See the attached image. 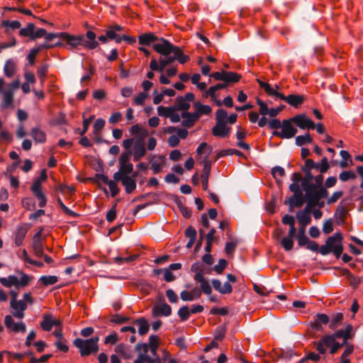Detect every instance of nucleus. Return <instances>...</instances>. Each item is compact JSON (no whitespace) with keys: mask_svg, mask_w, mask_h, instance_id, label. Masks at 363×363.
<instances>
[{"mask_svg":"<svg viewBox=\"0 0 363 363\" xmlns=\"http://www.w3.org/2000/svg\"><path fill=\"white\" fill-rule=\"evenodd\" d=\"M84 35H74L67 33H60V37L63 38L73 49H78L79 46H83L88 50H94L99 46V43L96 40V33L91 30H87Z\"/></svg>","mask_w":363,"mask_h":363,"instance_id":"obj_1","label":"nucleus"},{"mask_svg":"<svg viewBox=\"0 0 363 363\" xmlns=\"http://www.w3.org/2000/svg\"><path fill=\"white\" fill-rule=\"evenodd\" d=\"M342 239L341 233H335L333 235L328 238L325 244L320 247L319 252L322 255H327L333 252L336 258H339L343 251Z\"/></svg>","mask_w":363,"mask_h":363,"instance_id":"obj_2","label":"nucleus"},{"mask_svg":"<svg viewBox=\"0 0 363 363\" xmlns=\"http://www.w3.org/2000/svg\"><path fill=\"white\" fill-rule=\"evenodd\" d=\"M99 337H91L89 339L83 340L82 338H76L73 344L79 350L82 357H86L91 354H95L99 351Z\"/></svg>","mask_w":363,"mask_h":363,"instance_id":"obj_3","label":"nucleus"},{"mask_svg":"<svg viewBox=\"0 0 363 363\" xmlns=\"http://www.w3.org/2000/svg\"><path fill=\"white\" fill-rule=\"evenodd\" d=\"M302 189L305 191L304 199L306 204L308 205L316 203L318 200L325 199L328 196V191L325 187L316 186L315 184H311Z\"/></svg>","mask_w":363,"mask_h":363,"instance_id":"obj_4","label":"nucleus"},{"mask_svg":"<svg viewBox=\"0 0 363 363\" xmlns=\"http://www.w3.org/2000/svg\"><path fill=\"white\" fill-rule=\"evenodd\" d=\"M18 274H21L20 279L15 275H9L7 277L0 278V283L5 287L15 286L16 289L23 288L28 285L30 277L22 271L18 272Z\"/></svg>","mask_w":363,"mask_h":363,"instance_id":"obj_5","label":"nucleus"},{"mask_svg":"<svg viewBox=\"0 0 363 363\" xmlns=\"http://www.w3.org/2000/svg\"><path fill=\"white\" fill-rule=\"evenodd\" d=\"M135 349L138 352V355L133 363H161L160 357H152L147 354V343H138Z\"/></svg>","mask_w":363,"mask_h":363,"instance_id":"obj_6","label":"nucleus"},{"mask_svg":"<svg viewBox=\"0 0 363 363\" xmlns=\"http://www.w3.org/2000/svg\"><path fill=\"white\" fill-rule=\"evenodd\" d=\"M46 179H47V175H46L45 171L43 170L41 172L40 179L35 180L33 182V184L30 188L31 191L35 195V196L38 199V200L39 201L38 206L40 208L45 207L47 204V199H46L45 194L42 191L41 182H40V180L45 181Z\"/></svg>","mask_w":363,"mask_h":363,"instance_id":"obj_7","label":"nucleus"},{"mask_svg":"<svg viewBox=\"0 0 363 363\" xmlns=\"http://www.w3.org/2000/svg\"><path fill=\"white\" fill-rule=\"evenodd\" d=\"M228 281L225 282L222 285L221 281L219 279H213L211 281L213 289L219 292L220 294H230L233 291V287L230 283H236L237 277L233 274H227Z\"/></svg>","mask_w":363,"mask_h":363,"instance_id":"obj_8","label":"nucleus"},{"mask_svg":"<svg viewBox=\"0 0 363 363\" xmlns=\"http://www.w3.org/2000/svg\"><path fill=\"white\" fill-rule=\"evenodd\" d=\"M293 121L289 119H285L282 121L281 131L274 130L273 135L282 139H290L295 136L297 129L292 125Z\"/></svg>","mask_w":363,"mask_h":363,"instance_id":"obj_9","label":"nucleus"},{"mask_svg":"<svg viewBox=\"0 0 363 363\" xmlns=\"http://www.w3.org/2000/svg\"><path fill=\"white\" fill-rule=\"evenodd\" d=\"M175 61V55H162L157 61L155 57L152 58L150 62V68L153 71H158L162 72L167 65H171Z\"/></svg>","mask_w":363,"mask_h":363,"instance_id":"obj_10","label":"nucleus"},{"mask_svg":"<svg viewBox=\"0 0 363 363\" xmlns=\"http://www.w3.org/2000/svg\"><path fill=\"white\" fill-rule=\"evenodd\" d=\"M160 42L153 45L155 52L162 55H168L173 54L177 46L172 44L169 40L162 38Z\"/></svg>","mask_w":363,"mask_h":363,"instance_id":"obj_11","label":"nucleus"},{"mask_svg":"<svg viewBox=\"0 0 363 363\" xmlns=\"http://www.w3.org/2000/svg\"><path fill=\"white\" fill-rule=\"evenodd\" d=\"M194 99V94L191 92H188L184 96L177 97L173 107L177 111H187L191 106L190 103L192 102Z\"/></svg>","mask_w":363,"mask_h":363,"instance_id":"obj_12","label":"nucleus"},{"mask_svg":"<svg viewBox=\"0 0 363 363\" xmlns=\"http://www.w3.org/2000/svg\"><path fill=\"white\" fill-rule=\"evenodd\" d=\"M293 121L301 129L313 130L315 128L314 122L308 118L304 113L298 114L291 118Z\"/></svg>","mask_w":363,"mask_h":363,"instance_id":"obj_13","label":"nucleus"},{"mask_svg":"<svg viewBox=\"0 0 363 363\" xmlns=\"http://www.w3.org/2000/svg\"><path fill=\"white\" fill-rule=\"evenodd\" d=\"M4 325L9 330H11L15 333H24L26 331V324L23 322L15 323L13 317L10 315L5 316Z\"/></svg>","mask_w":363,"mask_h":363,"instance_id":"obj_14","label":"nucleus"},{"mask_svg":"<svg viewBox=\"0 0 363 363\" xmlns=\"http://www.w3.org/2000/svg\"><path fill=\"white\" fill-rule=\"evenodd\" d=\"M10 306L13 310L12 315L18 319H22L24 317V311L27 309V303L25 301L17 300L11 301Z\"/></svg>","mask_w":363,"mask_h":363,"instance_id":"obj_15","label":"nucleus"},{"mask_svg":"<svg viewBox=\"0 0 363 363\" xmlns=\"http://www.w3.org/2000/svg\"><path fill=\"white\" fill-rule=\"evenodd\" d=\"M28 230L29 225L26 223H23L16 227L14 232V243L16 247H19L23 244Z\"/></svg>","mask_w":363,"mask_h":363,"instance_id":"obj_16","label":"nucleus"},{"mask_svg":"<svg viewBox=\"0 0 363 363\" xmlns=\"http://www.w3.org/2000/svg\"><path fill=\"white\" fill-rule=\"evenodd\" d=\"M335 340V339L332 334L325 335L316 342V350L319 354H324L326 352L325 347L330 348Z\"/></svg>","mask_w":363,"mask_h":363,"instance_id":"obj_17","label":"nucleus"},{"mask_svg":"<svg viewBox=\"0 0 363 363\" xmlns=\"http://www.w3.org/2000/svg\"><path fill=\"white\" fill-rule=\"evenodd\" d=\"M146 154V149L143 144V140H135L133 144L132 155L133 161L138 162L142 159Z\"/></svg>","mask_w":363,"mask_h":363,"instance_id":"obj_18","label":"nucleus"},{"mask_svg":"<svg viewBox=\"0 0 363 363\" xmlns=\"http://www.w3.org/2000/svg\"><path fill=\"white\" fill-rule=\"evenodd\" d=\"M149 159L151 164L150 169L153 174H157L160 173L164 164V157L162 155H159L157 157L155 155H150L149 156Z\"/></svg>","mask_w":363,"mask_h":363,"instance_id":"obj_19","label":"nucleus"},{"mask_svg":"<svg viewBox=\"0 0 363 363\" xmlns=\"http://www.w3.org/2000/svg\"><path fill=\"white\" fill-rule=\"evenodd\" d=\"M281 100L284 101L288 104L295 108L299 107L305 101V97L303 95L290 94L285 96L281 95Z\"/></svg>","mask_w":363,"mask_h":363,"instance_id":"obj_20","label":"nucleus"},{"mask_svg":"<svg viewBox=\"0 0 363 363\" xmlns=\"http://www.w3.org/2000/svg\"><path fill=\"white\" fill-rule=\"evenodd\" d=\"M172 313V308L166 303H159L152 308V315L154 317L169 316Z\"/></svg>","mask_w":363,"mask_h":363,"instance_id":"obj_21","label":"nucleus"},{"mask_svg":"<svg viewBox=\"0 0 363 363\" xmlns=\"http://www.w3.org/2000/svg\"><path fill=\"white\" fill-rule=\"evenodd\" d=\"M113 179L115 181H120L121 182L127 194H131L136 188V182L130 175L121 177L120 179Z\"/></svg>","mask_w":363,"mask_h":363,"instance_id":"obj_22","label":"nucleus"},{"mask_svg":"<svg viewBox=\"0 0 363 363\" xmlns=\"http://www.w3.org/2000/svg\"><path fill=\"white\" fill-rule=\"evenodd\" d=\"M122 30V26L116 24L114 26L108 27L106 33L108 39L113 40L116 43H120L122 41V38L121 35L118 33V32H120Z\"/></svg>","mask_w":363,"mask_h":363,"instance_id":"obj_23","label":"nucleus"},{"mask_svg":"<svg viewBox=\"0 0 363 363\" xmlns=\"http://www.w3.org/2000/svg\"><path fill=\"white\" fill-rule=\"evenodd\" d=\"M230 128L226 125V123H218L212 128V133L218 138H225L228 135Z\"/></svg>","mask_w":363,"mask_h":363,"instance_id":"obj_24","label":"nucleus"},{"mask_svg":"<svg viewBox=\"0 0 363 363\" xmlns=\"http://www.w3.org/2000/svg\"><path fill=\"white\" fill-rule=\"evenodd\" d=\"M201 296V291L198 287H195L190 291H182L180 293V298L184 301H192Z\"/></svg>","mask_w":363,"mask_h":363,"instance_id":"obj_25","label":"nucleus"},{"mask_svg":"<svg viewBox=\"0 0 363 363\" xmlns=\"http://www.w3.org/2000/svg\"><path fill=\"white\" fill-rule=\"evenodd\" d=\"M181 116L183 118L182 125L186 128H191L199 120L198 116L194 112L190 113L189 111H183Z\"/></svg>","mask_w":363,"mask_h":363,"instance_id":"obj_26","label":"nucleus"},{"mask_svg":"<svg viewBox=\"0 0 363 363\" xmlns=\"http://www.w3.org/2000/svg\"><path fill=\"white\" fill-rule=\"evenodd\" d=\"M115 352L125 359H130L133 357V352L129 346L119 344L115 347Z\"/></svg>","mask_w":363,"mask_h":363,"instance_id":"obj_27","label":"nucleus"},{"mask_svg":"<svg viewBox=\"0 0 363 363\" xmlns=\"http://www.w3.org/2000/svg\"><path fill=\"white\" fill-rule=\"evenodd\" d=\"M133 172V165L132 163L119 164V169L113 174V177L120 179L121 177L130 175Z\"/></svg>","mask_w":363,"mask_h":363,"instance_id":"obj_28","label":"nucleus"},{"mask_svg":"<svg viewBox=\"0 0 363 363\" xmlns=\"http://www.w3.org/2000/svg\"><path fill=\"white\" fill-rule=\"evenodd\" d=\"M30 136L35 143L43 144L46 142V133L38 127H34L31 129Z\"/></svg>","mask_w":363,"mask_h":363,"instance_id":"obj_29","label":"nucleus"},{"mask_svg":"<svg viewBox=\"0 0 363 363\" xmlns=\"http://www.w3.org/2000/svg\"><path fill=\"white\" fill-rule=\"evenodd\" d=\"M311 210L306 206L303 211L297 213L296 217L300 225L307 226L311 222L310 212Z\"/></svg>","mask_w":363,"mask_h":363,"instance_id":"obj_30","label":"nucleus"},{"mask_svg":"<svg viewBox=\"0 0 363 363\" xmlns=\"http://www.w3.org/2000/svg\"><path fill=\"white\" fill-rule=\"evenodd\" d=\"M211 172V164L209 162L206 161L203 164L202 174L201 175L203 189L204 191L208 190V177Z\"/></svg>","mask_w":363,"mask_h":363,"instance_id":"obj_31","label":"nucleus"},{"mask_svg":"<svg viewBox=\"0 0 363 363\" xmlns=\"http://www.w3.org/2000/svg\"><path fill=\"white\" fill-rule=\"evenodd\" d=\"M16 72V62L13 59H9L6 61L4 73L8 78H11L14 76Z\"/></svg>","mask_w":363,"mask_h":363,"instance_id":"obj_32","label":"nucleus"},{"mask_svg":"<svg viewBox=\"0 0 363 363\" xmlns=\"http://www.w3.org/2000/svg\"><path fill=\"white\" fill-rule=\"evenodd\" d=\"M194 106L195 108L194 113L199 118L203 115H209L212 111V108L210 106L203 105L199 101L195 102Z\"/></svg>","mask_w":363,"mask_h":363,"instance_id":"obj_33","label":"nucleus"},{"mask_svg":"<svg viewBox=\"0 0 363 363\" xmlns=\"http://www.w3.org/2000/svg\"><path fill=\"white\" fill-rule=\"evenodd\" d=\"M129 131L131 135H135L138 136L136 138V140H144L148 134L147 129L141 127L139 124H135L132 125L130 128Z\"/></svg>","mask_w":363,"mask_h":363,"instance_id":"obj_34","label":"nucleus"},{"mask_svg":"<svg viewBox=\"0 0 363 363\" xmlns=\"http://www.w3.org/2000/svg\"><path fill=\"white\" fill-rule=\"evenodd\" d=\"M158 336L152 335L149 337V342L147 343L148 346V351H150L152 357H159L157 351L158 349Z\"/></svg>","mask_w":363,"mask_h":363,"instance_id":"obj_35","label":"nucleus"},{"mask_svg":"<svg viewBox=\"0 0 363 363\" xmlns=\"http://www.w3.org/2000/svg\"><path fill=\"white\" fill-rule=\"evenodd\" d=\"M158 40L159 38L152 33H143L138 37L139 44L142 45H150Z\"/></svg>","mask_w":363,"mask_h":363,"instance_id":"obj_36","label":"nucleus"},{"mask_svg":"<svg viewBox=\"0 0 363 363\" xmlns=\"http://www.w3.org/2000/svg\"><path fill=\"white\" fill-rule=\"evenodd\" d=\"M304 199L302 193L294 194L289 199V204L291 207H301L304 203Z\"/></svg>","mask_w":363,"mask_h":363,"instance_id":"obj_37","label":"nucleus"},{"mask_svg":"<svg viewBox=\"0 0 363 363\" xmlns=\"http://www.w3.org/2000/svg\"><path fill=\"white\" fill-rule=\"evenodd\" d=\"M352 330V326L351 325H347L345 328L340 329L335 331L332 335L334 337L335 340L339 338L342 339H349L350 337V333Z\"/></svg>","mask_w":363,"mask_h":363,"instance_id":"obj_38","label":"nucleus"},{"mask_svg":"<svg viewBox=\"0 0 363 363\" xmlns=\"http://www.w3.org/2000/svg\"><path fill=\"white\" fill-rule=\"evenodd\" d=\"M134 323L138 325V333L140 335H143L149 331L150 325L145 318H139Z\"/></svg>","mask_w":363,"mask_h":363,"instance_id":"obj_39","label":"nucleus"},{"mask_svg":"<svg viewBox=\"0 0 363 363\" xmlns=\"http://www.w3.org/2000/svg\"><path fill=\"white\" fill-rule=\"evenodd\" d=\"M33 250L36 257H42L44 253L43 243L40 239H34Z\"/></svg>","mask_w":363,"mask_h":363,"instance_id":"obj_40","label":"nucleus"},{"mask_svg":"<svg viewBox=\"0 0 363 363\" xmlns=\"http://www.w3.org/2000/svg\"><path fill=\"white\" fill-rule=\"evenodd\" d=\"M35 28V25L33 23H29L26 27L20 28L19 35L21 37H27L30 40H31L33 29Z\"/></svg>","mask_w":363,"mask_h":363,"instance_id":"obj_41","label":"nucleus"},{"mask_svg":"<svg viewBox=\"0 0 363 363\" xmlns=\"http://www.w3.org/2000/svg\"><path fill=\"white\" fill-rule=\"evenodd\" d=\"M40 327L46 332H50L52 325V316L50 314H45L43 318V320L40 323Z\"/></svg>","mask_w":363,"mask_h":363,"instance_id":"obj_42","label":"nucleus"},{"mask_svg":"<svg viewBox=\"0 0 363 363\" xmlns=\"http://www.w3.org/2000/svg\"><path fill=\"white\" fill-rule=\"evenodd\" d=\"M38 281L44 286H48L56 284L58 281V277L55 275L41 276Z\"/></svg>","mask_w":363,"mask_h":363,"instance_id":"obj_43","label":"nucleus"},{"mask_svg":"<svg viewBox=\"0 0 363 363\" xmlns=\"http://www.w3.org/2000/svg\"><path fill=\"white\" fill-rule=\"evenodd\" d=\"M1 26L6 28L5 32L6 33H9V28H11V30H16L21 28V23L20 21L15 20V21H9V20H4L1 23Z\"/></svg>","mask_w":363,"mask_h":363,"instance_id":"obj_44","label":"nucleus"},{"mask_svg":"<svg viewBox=\"0 0 363 363\" xmlns=\"http://www.w3.org/2000/svg\"><path fill=\"white\" fill-rule=\"evenodd\" d=\"M343 320V315L341 313L335 314L329 321V328L332 330L337 328L341 325Z\"/></svg>","mask_w":363,"mask_h":363,"instance_id":"obj_45","label":"nucleus"},{"mask_svg":"<svg viewBox=\"0 0 363 363\" xmlns=\"http://www.w3.org/2000/svg\"><path fill=\"white\" fill-rule=\"evenodd\" d=\"M173 54L175 55V60H177L180 64H184L190 60V57L184 55L182 49L178 46H177Z\"/></svg>","mask_w":363,"mask_h":363,"instance_id":"obj_46","label":"nucleus"},{"mask_svg":"<svg viewBox=\"0 0 363 363\" xmlns=\"http://www.w3.org/2000/svg\"><path fill=\"white\" fill-rule=\"evenodd\" d=\"M224 82L228 83H235L240 81L241 75L234 72H225Z\"/></svg>","mask_w":363,"mask_h":363,"instance_id":"obj_47","label":"nucleus"},{"mask_svg":"<svg viewBox=\"0 0 363 363\" xmlns=\"http://www.w3.org/2000/svg\"><path fill=\"white\" fill-rule=\"evenodd\" d=\"M304 173V177L302 179L301 185L302 188L308 186L311 184H314L312 181L313 180L314 176L310 171L303 172Z\"/></svg>","mask_w":363,"mask_h":363,"instance_id":"obj_48","label":"nucleus"},{"mask_svg":"<svg viewBox=\"0 0 363 363\" xmlns=\"http://www.w3.org/2000/svg\"><path fill=\"white\" fill-rule=\"evenodd\" d=\"M313 139L308 133L304 135H298L296 138V145L298 146H303L305 144L311 143Z\"/></svg>","mask_w":363,"mask_h":363,"instance_id":"obj_49","label":"nucleus"},{"mask_svg":"<svg viewBox=\"0 0 363 363\" xmlns=\"http://www.w3.org/2000/svg\"><path fill=\"white\" fill-rule=\"evenodd\" d=\"M3 95L2 107L7 108L13 103V94L11 91H5L1 94Z\"/></svg>","mask_w":363,"mask_h":363,"instance_id":"obj_50","label":"nucleus"},{"mask_svg":"<svg viewBox=\"0 0 363 363\" xmlns=\"http://www.w3.org/2000/svg\"><path fill=\"white\" fill-rule=\"evenodd\" d=\"M213 147L208 145L206 142L201 143L196 149V153L198 155H202L206 152L208 157L212 152Z\"/></svg>","mask_w":363,"mask_h":363,"instance_id":"obj_51","label":"nucleus"},{"mask_svg":"<svg viewBox=\"0 0 363 363\" xmlns=\"http://www.w3.org/2000/svg\"><path fill=\"white\" fill-rule=\"evenodd\" d=\"M190 315V310L187 306L181 307L178 311V315L182 322L187 320L189 318Z\"/></svg>","mask_w":363,"mask_h":363,"instance_id":"obj_52","label":"nucleus"},{"mask_svg":"<svg viewBox=\"0 0 363 363\" xmlns=\"http://www.w3.org/2000/svg\"><path fill=\"white\" fill-rule=\"evenodd\" d=\"M356 177V174L352 170L343 171L339 174V179L342 182L354 179Z\"/></svg>","mask_w":363,"mask_h":363,"instance_id":"obj_53","label":"nucleus"},{"mask_svg":"<svg viewBox=\"0 0 363 363\" xmlns=\"http://www.w3.org/2000/svg\"><path fill=\"white\" fill-rule=\"evenodd\" d=\"M281 245L286 251H290L294 247L293 238L287 236L283 238L281 241Z\"/></svg>","mask_w":363,"mask_h":363,"instance_id":"obj_54","label":"nucleus"},{"mask_svg":"<svg viewBox=\"0 0 363 363\" xmlns=\"http://www.w3.org/2000/svg\"><path fill=\"white\" fill-rule=\"evenodd\" d=\"M116 182L117 181H115L114 179L113 180L109 179L106 184L109 187L112 197H115L119 193L120 191L119 188L117 186Z\"/></svg>","mask_w":363,"mask_h":363,"instance_id":"obj_55","label":"nucleus"},{"mask_svg":"<svg viewBox=\"0 0 363 363\" xmlns=\"http://www.w3.org/2000/svg\"><path fill=\"white\" fill-rule=\"evenodd\" d=\"M227 111L223 108H219L216 113V119L218 123H226Z\"/></svg>","mask_w":363,"mask_h":363,"instance_id":"obj_56","label":"nucleus"},{"mask_svg":"<svg viewBox=\"0 0 363 363\" xmlns=\"http://www.w3.org/2000/svg\"><path fill=\"white\" fill-rule=\"evenodd\" d=\"M276 86V89L273 88L269 84V85L267 86L266 89L264 90L265 92L269 95V96H275L278 99H281V95H283L284 94L282 93H280L279 91H277V89L279 88L277 85L275 86Z\"/></svg>","mask_w":363,"mask_h":363,"instance_id":"obj_57","label":"nucleus"},{"mask_svg":"<svg viewBox=\"0 0 363 363\" xmlns=\"http://www.w3.org/2000/svg\"><path fill=\"white\" fill-rule=\"evenodd\" d=\"M228 262L224 259H220L218 264L215 265L213 269L218 274L223 273V270L227 267Z\"/></svg>","mask_w":363,"mask_h":363,"instance_id":"obj_58","label":"nucleus"},{"mask_svg":"<svg viewBox=\"0 0 363 363\" xmlns=\"http://www.w3.org/2000/svg\"><path fill=\"white\" fill-rule=\"evenodd\" d=\"M132 155V150L124 151L121 153L118 159V164L130 163V156Z\"/></svg>","mask_w":363,"mask_h":363,"instance_id":"obj_59","label":"nucleus"},{"mask_svg":"<svg viewBox=\"0 0 363 363\" xmlns=\"http://www.w3.org/2000/svg\"><path fill=\"white\" fill-rule=\"evenodd\" d=\"M147 96L148 94L146 92H140L137 96L134 98L133 102L137 106H143Z\"/></svg>","mask_w":363,"mask_h":363,"instance_id":"obj_60","label":"nucleus"},{"mask_svg":"<svg viewBox=\"0 0 363 363\" xmlns=\"http://www.w3.org/2000/svg\"><path fill=\"white\" fill-rule=\"evenodd\" d=\"M200 288L199 289L202 292H203L206 295H210L212 293V289L211 286L208 282V280H204L203 281L200 283Z\"/></svg>","mask_w":363,"mask_h":363,"instance_id":"obj_61","label":"nucleus"},{"mask_svg":"<svg viewBox=\"0 0 363 363\" xmlns=\"http://www.w3.org/2000/svg\"><path fill=\"white\" fill-rule=\"evenodd\" d=\"M173 106L164 107L163 106H159L157 107V113L160 116L169 118L171 111Z\"/></svg>","mask_w":363,"mask_h":363,"instance_id":"obj_62","label":"nucleus"},{"mask_svg":"<svg viewBox=\"0 0 363 363\" xmlns=\"http://www.w3.org/2000/svg\"><path fill=\"white\" fill-rule=\"evenodd\" d=\"M55 345L57 347V348L62 352L66 353L69 350V347L67 345L66 340L65 338L60 340H57Z\"/></svg>","mask_w":363,"mask_h":363,"instance_id":"obj_63","label":"nucleus"},{"mask_svg":"<svg viewBox=\"0 0 363 363\" xmlns=\"http://www.w3.org/2000/svg\"><path fill=\"white\" fill-rule=\"evenodd\" d=\"M38 51L35 48L30 50L29 53L27 55V59L30 65H33L35 63V57L38 54Z\"/></svg>","mask_w":363,"mask_h":363,"instance_id":"obj_64","label":"nucleus"}]
</instances>
